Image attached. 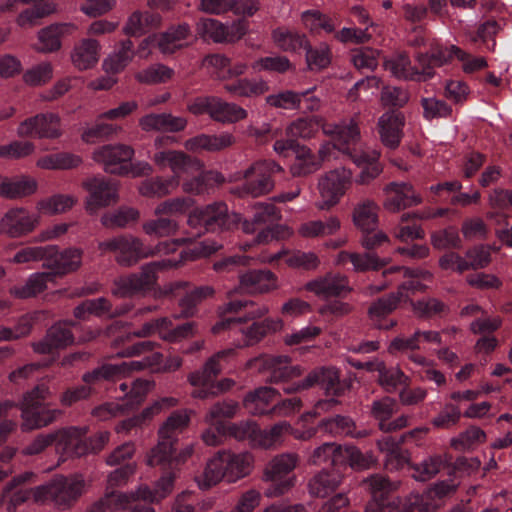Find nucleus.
Listing matches in <instances>:
<instances>
[{
	"label": "nucleus",
	"instance_id": "nucleus-36",
	"mask_svg": "<svg viewBox=\"0 0 512 512\" xmlns=\"http://www.w3.org/2000/svg\"><path fill=\"white\" fill-rule=\"evenodd\" d=\"M203 64L212 67L215 75L220 80H229L243 75L247 70V65L243 62L232 64L231 59L223 54L207 55L203 59Z\"/></svg>",
	"mask_w": 512,
	"mask_h": 512
},
{
	"label": "nucleus",
	"instance_id": "nucleus-46",
	"mask_svg": "<svg viewBox=\"0 0 512 512\" xmlns=\"http://www.w3.org/2000/svg\"><path fill=\"white\" fill-rule=\"evenodd\" d=\"M178 188L177 178L155 176L141 182L138 191L144 197L163 198Z\"/></svg>",
	"mask_w": 512,
	"mask_h": 512
},
{
	"label": "nucleus",
	"instance_id": "nucleus-55",
	"mask_svg": "<svg viewBox=\"0 0 512 512\" xmlns=\"http://www.w3.org/2000/svg\"><path fill=\"white\" fill-rule=\"evenodd\" d=\"M225 91L238 97H258L269 90L268 84L264 80H250L247 78L239 79L233 83L224 85Z\"/></svg>",
	"mask_w": 512,
	"mask_h": 512
},
{
	"label": "nucleus",
	"instance_id": "nucleus-31",
	"mask_svg": "<svg viewBox=\"0 0 512 512\" xmlns=\"http://www.w3.org/2000/svg\"><path fill=\"white\" fill-rule=\"evenodd\" d=\"M351 262L356 272L378 271L391 262V258H380L376 252L365 251L363 253L341 251L338 262Z\"/></svg>",
	"mask_w": 512,
	"mask_h": 512
},
{
	"label": "nucleus",
	"instance_id": "nucleus-42",
	"mask_svg": "<svg viewBox=\"0 0 512 512\" xmlns=\"http://www.w3.org/2000/svg\"><path fill=\"white\" fill-rule=\"evenodd\" d=\"M52 280L48 272H37L30 275L23 285L11 287L9 293L18 299L36 297L47 289V283Z\"/></svg>",
	"mask_w": 512,
	"mask_h": 512
},
{
	"label": "nucleus",
	"instance_id": "nucleus-56",
	"mask_svg": "<svg viewBox=\"0 0 512 512\" xmlns=\"http://www.w3.org/2000/svg\"><path fill=\"white\" fill-rule=\"evenodd\" d=\"M342 449L343 447L337 443H324L313 450L309 463L317 466L329 464L332 467H339L342 465Z\"/></svg>",
	"mask_w": 512,
	"mask_h": 512
},
{
	"label": "nucleus",
	"instance_id": "nucleus-35",
	"mask_svg": "<svg viewBox=\"0 0 512 512\" xmlns=\"http://www.w3.org/2000/svg\"><path fill=\"white\" fill-rule=\"evenodd\" d=\"M277 397H280L279 391L272 387H259L249 391L243 398V406L252 415H272L267 409L268 405Z\"/></svg>",
	"mask_w": 512,
	"mask_h": 512
},
{
	"label": "nucleus",
	"instance_id": "nucleus-37",
	"mask_svg": "<svg viewBox=\"0 0 512 512\" xmlns=\"http://www.w3.org/2000/svg\"><path fill=\"white\" fill-rule=\"evenodd\" d=\"M240 405L234 399H223L213 403L206 414L204 415V421L217 427V429H223L225 420L233 419L239 412Z\"/></svg>",
	"mask_w": 512,
	"mask_h": 512
},
{
	"label": "nucleus",
	"instance_id": "nucleus-25",
	"mask_svg": "<svg viewBox=\"0 0 512 512\" xmlns=\"http://www.w3.org/2000/svg\"><path fill=\"white\" fill-rule=\"evenodd\" d=\"M307 291L313 292L318 296L338 297L344 293L351 292L346 276L341 274H327L309 281L305 285Z\"/></svg>",
	"mask_w": 512,
	"mask_h": 512
},
{
	"label": "nucleus",
	"instance_id": "nucleus-63",
	"mask_svg": "<svg viewBox=\"0 0 512 512\" xmlns=\"http://www.w3.org/2000/svg\"><path fill=\"white\" fill-rule=\"evenodd\" d=\"M320 116L300 117L294 120L286 129L291 138L311 139L318 133Z\"/></svg>",
	"mask_w": 512,
	"mask_h": 512
},
{
	"label": "nucleus",
	"instance_id": "nucleus-58",
	"mask_svg": "<svg viewBox=\"0 0 512 512\" xmlns=\"http://www.w3.org/2000/svg\"><path fill=\"white\" fill-rule=\"evenodd\" d=\"M497 249L490 245L478 244L469 248L464 254L465 268L468 270H480L492 262L491 252Z\"/></svg>",
	"mask_w": 512,
	"mask_h": 512
},
{
	"label": "nucleus",
	"instance_id": "nucleus-7",
	"mask_svg": "<svg viewBox=\"0 0 512 512\" xmlns=\"http://www.w3.org/2000/svg\"><path fill=\"white\" fill-rule=\"evenodd\" d=\"M236 216L229 213L226 203L214 202L190 211L187 224L200 236L203 232L231 229L236 224Z\"/></svg>",
	"mask_w": 512,
	"mask_h": 512
},
{
	"label": "nucleus",
	"instance_id": "nucleus-9",
	"mask_svg": "<svg viewBox=\"0 0 512 512\" xmlns=\"http://www.w3.org/2000/svg\"><path fill=\"white\" fill-rule=\"evenodd\" d=\"M291 359L283 355L261 354L249 359L245 369H256L260 374H269L268 383H280L298 378L303 374L300 366L290 365Z\"/></svg>",
	"mask_w": 512,
	"mask_h": 512
},
{
	"label": "nucleus",
	"instance_id": "nucleus-19",
	"mask_svg": "<svg viewBox=\"0 0 512 512\" xmlns=\"http://www.w3.org/2000/svg\"><path fill=\"white\" fill-rule=\"evenodd\" d=\"M405 116L397 110H389L382 114L377 122V130L381 143L395 150L399 147L403 137Z\"/></svg>",
	"mask_w": 512,
	"mask_h": 512
},
{
	"label": "nucleus",
	"instance_id": "nucleus-41",
	"mask_svg": "<svg viewBox=\"0 0 512 512\" xmlns=\"http://www.w3.org/2000/svg\"><path fill=\"white\" fill-rule=\"evenodd\" d=\"M349 155L352 161L357 165L366 163V165L363 167L360 174L357 176L355 180L357 184L369 185L383 172V166L378 162V159L380 157L379 151L373 150L369 154L361 155H352L351 153H349Z\"/></svg>",
	"mask_w": 512,
	"mask_h": 512
},
{
	"label": "nucleus",
	"instance_id": "nucleus-23",
	"mask_svg": "<svg viewBox=\"0 0 512 512\" xmlns=\"http://www.w3.org/2000/svg\"><path fill=\"white\" fill-rule=\"evenodd\" d=\"M401 302V293H389L381 298H378L368 308V316L373 325L378 329L390 330L397 325V321L390 319L385 321V318L395 311Z\"/></svg>",
	"mask_w": 512,
	"mask_h": 512
},
{
	"label": "nucleus",
	"instance_id": "nucleus-34",
	"mask_svg": "<svg viewBox=\"0 0 512 512\" xmlns=\"http://www.w3.org/2000/svg\"><path fill=\"white\" fill-rule=\"evenodd\" d=\"M384 67L400 79L426 81L431 78L430 70L427 68L423 70V67L419 70L413 67L406 54H399L395 58L385 61Z\"/></svg>",
	"mask_w": 512,
	"mask_h": 512
},
{
	"label": "nucleus",
	"instance_id": "nucleus-14",
	"mask_svg": "<svg viewBox=\"0 0 512 512\" xmlns=\"http://www.w3.org/2000/svg\"><path fill=\"white\" fill-rule=\"evenodd\" d=\"M134 149L125 144H108L94 150L92 158L101 164L106 173L124 176L129 174V162Z\"/></svg>",
	"mask_w": 512,
	"mask_h": 512
},
{
	"label": "nucleus",
	"instance_id": "nucleus-2",
	"mask_svg": "<svg viewBox=\"0 0 512 512\" xmlns=\"http://www.w3.org/2000/svg\"><path fill=\"white\" fill-rule=\"evenodd\" d=\"M172 267L169 260L154 261L141 266L139 272L121 275L113 280L111 294L117 298L146 295L157 285V273Z\"/></svg>",
	"mask_w": 512,
	"mask_h": 512
},
{
	"label": "nucleus",
	"instance_id": "nucleus-52",
	"mask_svg": "<svg viewBox=\"0 0 512 512\" xmlns=\"http://www.w3.org/2000/svg\"><path fill=\"white\" fill-rule=\"evenodd\" d=\"M177 441L169 438H159L158 444L152 449L148 463L151 466H161L174 469L175 444Z\"/></svg>",
	"mask_w": 512,
	"mask_h": 512
},
{
	"label": "nucleus",
	"instance_id": "nucleus-11",
	"mask_svg": "<svg viewBox=\"0 0 512 512\" xmlns=\"http://www.w3.org/2000/svg\"><path fill=\"white\" fill-rule=\"evenodd\" d=\"M88 192L85 208L92 214L98 209L116 204L119 201V185L117 181L105 177L94 176L82 182Z\"/></svg>",
	"mask_w": 512,
	"mask_h": 512
},
{
	"label": "nucleus",
	"instance_id": "nucleus-60",
	"mask_svg": "<svg viewBox=\"0 0 512 512\" xmlns=\"http://www.w3.org/2000/svg\"><path fill=\"white\" fill-rule=\"evenodd\" d=\"M317 427L334 436H354L356 430V425L352 418L342 415L323 419Z\"/></svg>",
	"mask_w": 512,
	"mask_h": 512
},
{
	"label": "nucleus",
	"instance_id": "nucleus-45",
	"mask_svg": "<svg viewBox=\"0 0 512 512\" xmlns=\"http://www.w3.org/2000/svg\"><path fill=\"white\" fill-rule=\"evenodd\" d=\"M223 478H226V472L222 450H220L208 460L202 474L195 479L201 489L207 490L218 484Z\"/></svg>",
	"mask_w": 512,
	"mask_h": 512
},
{
	"label": "nucleus",
	"instance_id": "nucleus-59",
	"mask_svg": "<svg viewBox=\"0 0 512 512\" xmlns=\"http://www.w3.org/2000/svg\"><path fill=\"white\" fill-rule=\"evenodd\" d=\"M414 313L419 318H433L435 316L447 315L450 311L449 306L437 298H426L418 301H410Z\"/></svg>",
	"mask_w": 512,
	"mask_h": 512
},
{
	"label": "nucleus",
	"instance_id": "nucleus-51",
	"mask_svg": "<svg viewBox=\"0 0 512 512\" xmlns=\"http://www.w3.org/2000/svg\"><path fill=\"white\" fill-rule=\"evenodd\" d=\"M82 164V158L79 155L69 152H58L40 157L36 165L46 170H66L73 169Z\"/></svg>",
	"mask_w": 512,
	"mask_h": 512
},
{
	"label": "nucleus",
	"instance_id": "nucleus-64",
	"mask_svg": "<svg viewBox=\"0 0 512 512\" xmlns=\"http://www.w3.org/2000/svg\"><path fill=\"white\" fill-rule=\"evenodd\" d=\"M195 204L193 198L190 197H174L159 203L155 208L157 216H177L184 215Z\"/></svg>",
	"mask_w": 512,
	"mask_h": 512
},
{
	"label": "nucleus",
	"instance_id": "nucleus-38",
	"mask_svg": "<svg viewBox=\"0 0 512 512\" xmlns=\"http://www.w3.org/2000/svg\"><path fill=\"white\" fill-rule=\"evenodd\" d=\"M378 210V205L371 199L357 203L352 211L353 224L360 232L377 228L379 223Z\"/></svg>",
	"mask_w": 512,
	"mask_h": 512
},
{
	"label": "nucleus",
	"instance_id": "nucleus-48",
	"mask_svg": "<svg viewBox=\"0 0 512 512\" xmlns=\"http://www.w3.org/2000/svg\"><path fill=\"white\" fill-rule=\"evenodd\" d=\"M172 325V320L168 317L152 319L142 324V326L133 333L117 337L112 341L111 345L113 347H118L121 343L129 341L132 337L147 338L156 333H158L161 338V334L166 333L168 328L172 327Z\"/></svg>",
	"mask_w": 512,
	"mask_h": 512
},
{
	"label": "nucleus",
	"instance_id": "nucleus-6",
	"mask_svg": "<svg viewBox=\"0 0 512 512\" xmlns=\"http://www.w3.org/2000/svg\"><path fill=\"white\" fill-rule=\"evenodd\" d=\"M296 453H282L274 456L265 466L263 480L269 482L264 491L268 498H276L288 493L295 485V476L289 475L298 465Z\"/></svg>",
	"mask_w": 512,
	"mask_h": 512
},
{
	"label": "nucleus",
	"instance_id": "nucleus-53",
	"mask_svg": "<svg viewBox=\"0 0 512 512\" xmlns=\"http://www.w3.org/2000/svg\"><path fill=\"white\" fill-rule=\"evenodd\" d=\"M339 229L340 220L332 216L326 221L314 220L301 224L298 228V234L304 238L323 237L333 235Z\"/></svg>",
	"mask_w": 512,
	"mask_h": 512
},
{
	"label": "nucleus",
	"instance_id": "nucleus-8",
	"mask_svg": "<svg viewBox=\"0 0 512 512\" xmlns=\"http://www.w3.org/2000/svg\"><path fill=\"white\" fill-rule=\"evenodd\" d=\"M352 184V172L345 167H338L320 176L317 189L320 201L316 203L319 210H329L336 206Z\"/></svg>",
	"mask_w": 512,
	"mask_h": 512
},
{
	"label": "nucleus",
	"instance_id": "nucleus-18",
	"mask_svg": "<svg viewBox=\"0 0 512 512\" xmlns=\"http://www.w3.org/2000/svg\"><path fill=\"white\" fill-rule=\"evenodd\" d=\"M386 199L383 207L392 213H397L403 209L419 205L422 198L416 194L410 183L391 182L384 187Z\"/></svg>",
	"mask_w": 512,
	"mask_h": 512
},
{
	"label": "nucleus",
	"instance_id": "nucleus-27",
	"mask_svg": "<svg viewBox=\"0 0 512 512\" xmlns=\"http://www.w3.org/2000/svg\"><path fill=\"white\" fill-rule=\"evenodd\" d=\"M236 140L233 134L224 132L221 134H200L189 138L184 142L186 150L198 152L206 150L208 152H218L227 149L235 144Z\"/></svg>",
	"mask_w": 512,
	"mask_h": 512
},
{
	"label": "nucleus",
	"instance_id": "nucleus-39",
	"mask_svg": "<svg viewBox=\"0 0 512 512\" xmlns=\"http://www.w3.org/2000/svg\"><path fill=\"white\" fill-rule=\"evenodd\" d=\"M160 24L159 14L135 11L129 16L123 27V32L128 36H141L150 29L158 28Z\"/></svg>",
	"mask_w": 512,
	"mask_h": 512
},
{
	"label": "nucleus",
	"instance_id": "nucleus-61",
	"mask_svg": "<svg viewBox=\"0 0 512 512\" xmlns=\"http://www.w3.org/2000/svg\"><path fill=\"white\" fill-rule=\"evenodd\" d=\"M444 463L445 460L442 455L428 456L421 463L410 464V468L414 471L412 476L417 481H428L440 472Z\"/></svg>",
	"mask_w": 512,
	"mask_h": 512
},
{
	"label": "nucleus",
	"instance_id": "nucleus-16",
	"mask_svg": "<svg viewBox=\"0 0 512 512\" xmlns=\"http://www.w3.org/2000/svg\"><path fill=\"white\" fill-rule=\"evenodd\" d=\"M278 289L279 281L274 272L269 269H250L239 274L238 286L228 294L239 292L255 296L269 294Z\"/></svg>",
	"mask_w": 512,
	"mask_h": 512
},
{
	"label": "nucleus",
	"instance_id": "nucleus-3",
	"mask_svg": "<svg viewBox=\"0 0 512 512\" xmlns=\"http://www.w3.org/2000/svg\"><path fill=\"white\" fill-rule=\"evenodd\" d=\"M283 171L284 169L274 160H257L241 172L245 182L237 187L234 193L241 198L268 195L275 188L274 176Z\"/></svg>",
	"mask_w": 512,
	"mask_h": 512
},
{
	"label": "nucleus",
	"instance_id": "nucleus-44",
	"mask_svg": "<svg viewBox=\"0 0 512 512\" xmlns=\"http://www.w3.org/2000/svg\"><path fill=\"white\" fill-rule=\"evenodd\" d=\"M341 476L335 472L322 470L315 474L308 482V490L311 496L325 498L339 487Z\"/></svg>",
	"mask_w": 512,
	"mask_h": 512
},
{
	"label": "nucleus",
	"instance_id": "nucleus-47",
	"mask_svg": "<svg viewBox=\"0 0 512 512\" xmlns=\"http://www.w3.org/2000/svg\"><path fill=\"white\" fill-rule=\"evenodd\" d=\"M192 36V31L187 23L173 25L165 31L158 42V46L163 53H173L187 44L182 41Z\"/></svg>",
	"mask_w": 512,
	"mask_h": 512
},
{
	"label": "nucleus",
	"instance_id": "nucleus-26",
	"mask_svg": "<svg viewBox=\"0 0 512 512\" xmlns=\"http://www.w3.org/2000/svg\"><path fill=\"white\" fill-rule=\"evenodd\" d=\"M284 323L280 318H264L262 321H253L248 327L239 328L242 335V342L238 347H249L259 343L269 333H274L283 329Z\"/></svg>",
	"mask_w": 512,
	"mask_h": 512
},
{
	"label": "nucleus",
	"instance_id": "nucleus-50",
	"mask_svg": "<svg viewBox=\"0 0 512 512\" xmlns=\"http://www.w3.org/2000/svg\"><path fill=\"white\" fill-rule=\"evenodd\" d=\"M247 111L235 103H229L215 96L211 119L220 123H236L247 117Z\"/></svg>",
	"mask_w": 512,
	"mask_h": 512
},
{
	"label": "nucleus",
	"instance_id": "nucleus-28",
	"mask_svg": "<svg viewBox=\"0 0 512 512\" xmlns=\"http://www.w3.org/2000/svg\"><path fill=\"white\" fill-rule=\"evenodd\" d=\"M235 353V349L232 348L217 352L205 362L201 370L194 371L188 375V382L192 386H205L213 383L222 371L219 363L220 360L233 356Z\"/></svg>",
	"mask_w": 512,
	"mask_h": 512
},
{
	"label": "nucleus",
	"instance_id": "nucleus-24",
	"mask_svg": "<svg viewBox=\"0 0 512 512\" xmlns=\"http://www.w3.org/2000/svg\"><path fill=\"white\" fill-rule=\"evenodd\" d=\"M456 56L460 61H464L467 53L459 47L452 45L451 47H443L439 44L432 45L429 52L418 53L416 60L423 70L426 68L431 72V78L434 76V67H441L451 61Z\"/></svg>",
	"mask_w": 512,
	"mask_h": 512
},
{
	"label": "nucleus",
	"instance_id": "nucleus-1",
	"mask_svg": "<svg viewBox=\"0 0 512 512\" xmlns=\"http://www.w3.org/2000/svg\"><path fill=\"white\" fill-rule=\"evenodd\" d=\"M51 396L52 392L46 383H38L23 393L22 399L16 403V407L21 411L24 430L47 427L63 416L64 412L61 409L43 408L44 402Z\"/></svg>",
	"mask_w": 512,
	"mask_h": 512
},
{
	"label": "nucleus",
	"instance_id": "nucleus-57",
	"mask_svg": "<svg viewBox=\"0 0 512 512\" xmlns=\"http://www.w3.org/2000/svg\"><path fill=\"white\" fill-rule=\"evenodd\" d=\"M56 12L53 2L37 3L32 8L23 10L16 18V23L22 28H32L39 20Z\"/></svg>",
	"mask_w": 512,
	"mask_h": 512
},
{
	"label": "nucleus",
	"instance_id": "nucleus-33",
	"mask_svg": "<svg viewBox=\"0 0 512 512\" xmlns=\"http://www.w3.org/2000/svg\"><path fill=\"white\" fill-rule=\"evenodd\" d=\"M191 177H185L180 182L182 191L189 195H202L208 190V186L211 182L221 185L225 182L224 176L218 172L209 170L206 171L204 168L202 170L194 172Z\"/></svg>",
	"mask_w": 512,
	"mask_h": 512
},
{
	"label": "nucleus",
	"instance_id": "nucleus-4",
	"mask_svg": "<svg viewBox=\"0 0 512 512\" xmlns=\"http://www.w3.org/2000/svg\"><path fill=\"white\" fill-rule=\"evenodd\" d=\"M97 249L101 255L114 254L115 262L125 268L156 254L154 249L145 247L142 240L132 234H120L100 241Z\"/></svg>",
	"mask_w": 512,
	"mask_h": 512
},
{
	"label": "nucleus",
	"instance_id": "nucleus-12",
	"mask_svg": "<svg viewBox=\"0 0 512 512\" xmlns=\"http://www.w3.org/2000/svg\"><path fill=\"white\" fill-rule=\"evenodd\" d=\"M43 268L47 269L52 278L64 277L78 271L82 266L84 251L81 248L69 247L62 251L55 245L45 246Z\"/></svg>",
	"mask_w": 512,
	"mask_h": 512
},
{
	"label": "nucleus",
	"instance_id": "nucleus-43",
	"mask_svg": "<svg viewBox=\"0 0 512 512\" xmlns=\"http://www.w3.org/2000/svg\"><path fill=\"white\" fill-rule=\"evenodd\" d=\"M274 44L285 52H298L308 47V39L305 34L289 30L285 27H277L271 33Z\"/></svg>",
	"mask_w": 512,
	"mask_h": 512
},
{
	"label": "nucleus",
	"instance_id": "nucleus-30",
	"mask_svg": "<svg viewBox=\"0 0 512 512\" xmlns=\"http://www.w3.org/2000/svg\"><path fill=\"white\" fill-rule=\"evenodd\" d=\"M139 125L144 131L155 130L176 133L186 128L187 120L183 117L173 116L170 113H151L143 116Z\"/></svg>",
	"mask_w": 512,
	"mask_h": 512
},
{
	"label": "nucleus",
	"instance_id": "nucleus-5",
	"mask_svg": "<svg viewBox=\"0 0 512 512\" xmlns=\"http://www.w3.org/2000/svg\"><path fill=\"white\" fill-rule=\"evenodd\" d=\"M88 484L81 474L69 477L57 476L47 485L38 487L36 500L51 501L55 506L66 509L71 507L84 493Z\"/></svg>",
	"mask_w": 512,
	"mask_h": 512
},
{
	"label": "nucleus",
	"instance_id": "nucleus-17",
	"mask_svg": "<svg viewBox=\"0 0 512 512\" xmlns=\"http://www.w3.org/2000/svg\"><path fill=\"white\" fill-rule=\"evenodd\" d=\"M17 134L20 137L56 139L62 135L61 119L56 113H40L22 121Z\"/></svg>",
	"mask_w": 512,
	"mask_h": 512
},
{
	"label": "nucleus",
	"instance_id": "nucleus-22",
	"mask_svg": "<svg viewBox=\"0 0 512 512\" xmlns=\"http://www.w3.org/2000/svg\"><path fill=\"white\" fill-rule=\"evenodd\" d=\"M101 44L93 38H82L77 41L71 52L70 61L78 71L94 68L100 60Z\"/></svg>",
	"mask_w": 512,
	"mask_h": 512
},
{
	"label": "nucleus",
	"instance_id": "nucleus-29",
	"mask_svg": "<svg viewBox=\"0 0 512 512\" xmlns=\"http://www.w3.org/2000/svg\"><path fill=\"white\" fill-rule=\"evenodd\" d=\"M222 454L228 482H235L251 473L253 457L250 453H234L230 450H222Z\"/></svg>",
	"mask_w": 512,
	"mask_h": 512
},
{
	"label": "nucleus",
	"instance_id": "nucleus-49",
	"mask_svg": "<svg viewBox=\"0 0 512 512\" xmlns=\"http://www.w3.org/2000/svg\"><path fill=\"white\" fill-rule=\"evenodd\" d=\"M140 213L137 209L127 206H121L117 210L104 213L100 222L103 227L109 230L126 228L130 223L139 220Z\"/></svg>",
	"mask_w": 512,
	"mask_h": 512
},
{
	"label": "nucleus",
	"instance_id": "nucleus-21",
	"mask_svg": "<svg viewBox=\"0 0 512 512\" xmlns=\"http://www.w3.org/2000/svg\"><path fill=\"white\" fill-rule=\"evenodd\" d=\"M131 308L127 304L113 308L110 300L105 297H99L81 302L73 309V315L80 320H85L88 315L106 316L109 319H113L127 314Z\"/></svg>",
	"mask_w": 512,
	"mask_h": 512
},
{
	"label": "nucleus",
	"instance_id": "nucleus-54",
	"mask_svg": "<svg viewBox=\"0 0 512 512\" xmlns=\"http://www.w3.org/2000/svg\"><path fill=\"white\" fill-rule=\"evenodd\" d=\"M190 423V411L177 410L174 411L158 430L159 438H169L175 441L177 436L182 433Z\"/></svg>",
	"mask_w": 512,
	"mask_h": 512
},
{
	"label": "nucleus",
	"instance_id": "nucleus-10",
	"mask_svg": "<svg viewBox=\"0 0 512 512\" xmlns=\"http://www.w3.org/2000/svg\"><path fill=\"white\" fill-rule=\"evenodd\" d=\"M152 161L160 170L168 167L173 173L170 178H177L178 187L183 178L205 168L202 160L182 150L155 152Z\"/></svg>",
	"mask_w": 512,
	"mask_h": 512
},
{
	"label": "nucleus",
	"instance_id": "nucleus-13",
	"mask_svg": "<svg viewBox=\"0 0 512 512\" xmlns=\"http://www.w3.org/2000/svg\"><path fill=\"white\" fill-rule=\"evenodd\" d=\"M39 224V216L27 208L10 207L0 218V234L10 239L24 238L33 233Z\"/></svg>",
	"mask_w": 512,
	"mask_h": 512
},
{
	"label": "nucleus",
	"instance_id": "nucleus-15",
	"mask_svg": "<svg viewBox=\"0 0 512 512\" xmlns=\"http://www.w3.org/2000/svg\"><path fill=\"white\" fill-rule=\"evenodd\" d=\"M74 325L73 321L55 322L41 339L31 342L33 352L38 355H48L73 345L75 337L69 327Z\"/></svg>",
	"mask_w": 512,
	"mask_h": 512
},
{
	"label": "nucleus",
	"instance_id": "nucleus-20",
	"mask_svg": "<svg viewBox=\"0 0 512 512\" xmlns=\"http://www.w3.org/2000/svg\"><path fill=\"white\" fill-rule=\"evenodd\" d=\"M76 30L73 23H55L37 32V42L32 48L37 53L50 54L58 52L62 47V37Z\"/></svg>",
	"mask_w": 512,
	"mask_h": 512
},
{
	"label": "nucleus",
	"instance_id": "nucleus-40",
	"mask_svg": "<svg viewBox=\"0 0 512 512\" xmlns=\"http://www.w3.org/2000/svg\"><path fill=\"white\" fill-rule=\"evenodd\" d=\"M37 190V181L27 176L9 178L3 176L2 198L20 199L34 194Z\"/></svg>",
	"mask_w": 512,
	"mask_h": 512
},
{
	"label": "nucleus",
	"instance_id": "nucleus-62",
	"mask_svg": "<svg viewBox=\"0 0 512 512\" xmlns=\"http://www.w3.org/2000/svg\"><path fill=\"white\" fill-rule=\"evenodd\" d=\"M77 203V199L71 195L57 194L40 200L37 209L44 214L57 215L70 210Z\"/></svg>",
	"mask_w": 512,
	"mask_h": 512
},
{
	"label": "nucleus",
	"instance_id": "nucleus-32",
	"mask_svg": "<svg viewBox=\"0 0 512 512\" xmlns=\"http://www.w3.org/2000/svg\"><path fill=\"white\" fill-rule=\"evenodd\" d=\"M308 385L311 388L320 384L327 395L341 396L344 394V385L340 381L339 371L334 367H317L308 373Z\"/></svg>",
	"mask_w": 512,
	"mask_h": 512
}]
</instances>
